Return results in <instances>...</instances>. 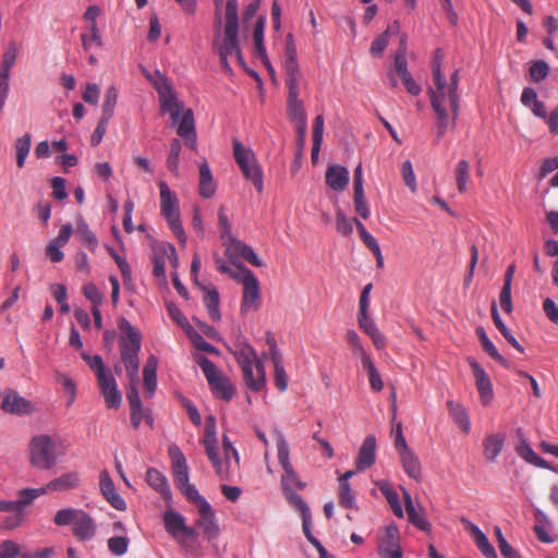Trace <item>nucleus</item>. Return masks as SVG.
<instances>
[{"label":"nucleus","mask_w":558,"mask_h":558,"mask_svg":"<svg viewBox=\"0 0 558 558\" xmlns=\"http://www.w3.org/2000/svg\"><path fill=\"white\" fill-rule=\"evenodd\" d=\"M118 327L121 331L119 339V349L121 354V362L126 371L131 387L126 393L130 409H141L142 402L140 393L134 386L138 380L140 359L138 353L142 344L141 332L135 329L128 319L120 318Z\"/></svg>","instance_id":"f257e3e1"},{"label":"nucleus","mask_w":558,"mask_h":558,"mask_svg":"<svg viewBox=\"0 0 558 558\" xmlns=\"http://www.w3.org/2000/svg\"><path fill=\"white\" fill-rule=\"evenodd\" d=\"M53 523L57 526H71L78 542L92 541L97 534V524L89 513L78 508H63L56 512Z\"/></svg>","instance_id":"f03ea898"},{"label":"nucleus","mask_w":558,"mask_h":558,"mask_svg":"<svg viewBox=\"0 0 558 558\" xmlns=\"http://www.w3.org/2000/svg\"><path fill=\"white\" fill-rule=\"evenodd\" d=\"M430 107L436 116V135L439 141L452 126V112L449 108V86L446 77L433 80V86L427 90Z\"/></svg>","instance_id":"7ed1b4c3"},{"label":"nucleus","mask_w":558,"mask_h":558,"mask_svg":"<svg viewBox=\"0 0 558 558\" xmlns=\"http://www.w3.org/2000/svg\"><path fill=\"white\" fill-rule=\"evenodd\" d=\"M194 361L202 368L213 393L225 401H230L235 393L232 381L206 356L195 354Z\"/></svg>","instance_id":"20e7f679"},{"label":"nucleus","mask_w":558,"mask_h":558,"mask_svg":"<svg viewBox=\"0 0 558 558\" xmlns=\"http://www.w3.org/2000/svg\"><path fill=\"white\" fill-rule=\"evenodd\" d=\"M57 442L48 435L34 436L29 442V462L39 470H50L58 459Z\"/></svg>","instance_id":"39448f33"},{"label":"nucleus","mask_w":558,"mask_h":558,"mask_svg":"<svg viewBox=\"0 0 558 558\" xmlns=\"http://www.w3.org/2000/svg\"><path fill=\"white\" fill-rule=\"evenodd\" d=\"M160 214L166 218L177 239L185 244L186 235L180 221L179 201L165 181L159 182Z\"/></svg>","instance_id":"423d86ee"},{"label":"nucleus","mask_w":558,"mask_h":558,"mask_svg":"<svg viewBox=\"0 0 558 558\" xmlns=\"http://www.w3.org/2000/svg\"><path fill=\"white\" fill-rule=\"evenodd\" d=\"M205 452L211 462L217 476L222 481H230L233 469L229 462H222L219 458L216 436V422L213 416L206 417L204 438L202 440Z\"/></svg>","instance_id":"0eeeda50"},{"label":"nucleus","mask_w":558,"mask_h":558,"mask_svg":"<svg viewBox=\"0 0 558 558\" xmlns=\"http://www.w3.org/2000/svg\"><path fill=\"white\" fill-rule=\"evenodd\" d=\"M233 156L245 179L251 180L257 192L264 190L263 171L256 161L255 154L238 140L233 138Z\"/></svg>","instance_id":"6e6552de"},{"label":"nucleus","mask_w":558,"mask_h":558,"mask_svg":"<svg viewBox=\"0 0 558 558\" xmlns=\"http://www.w3.org/2000/svg\"><path fill=\"white\" fill-rule=\"evenodd\" d=\"M277 452H278V461L283 469V475L281 478V485L283 490L299 488L303 489L305 484L299 478L295 473L291 462H290V451L289 445L286 440L283 434L280 430H275L274 433Z\"/></svg>","instance_id":"1a4fd4ad"},{"label":"nucleus","mask_w":558,"mask_h":558,"mask_svg":"<svg viewBox=\"0 0 558 558\" xmlns=\"http://www.w3.org/2000/svg\"><path fill=\"white\" fill-rule=\"evenodd\" d=\"M163 522L166 531L178 539L183 548L194 549L197 534L194 529L186 526L183 515L173 510H167L163 514Z\"/></svg>","instance_id":"9d476101"},{"label":"nucleus","mask_w":558,"mask_h":558,"mask_svg":"<svg viewBox=\"0 0 558 558\" xmlns=\"http://www.w3.org/2000/svg\"><path fill=\"white\" fill-rule=\"evenodd\" d=\"M235 281L243 284V296L241 302V314L250 311H257L260 302L259 281L252 270L242 269Z\"/></svg>","instance_id":"9b49d317"},{"label":"nucleus","mask_w":558,"mask_h":558,"mask_svg":"<svg viewBox=\"0 0 558 558\" xmlns=\"http://www.w3.org/2000/svg\"><path fill=\"white\" fill-rule=\"evenodd\" d=\"M288 116L295 124L296 134H299V144L304 149L305 137L307 132V119L304 110L303 101L299 96L288 97Z\"/></svg>","instance_id":"f8f14e48"},{"label":"nucleus","mask_w":558,"mask_h":558,"mask_svg":"<svg viewBox=\"0 0 558 558\" xmlns=\"http://www.w3.org/2000/svg\"><path fill=\"white\" fill-rule=\"evenodd\" d=\"M1 409L10 414L27 415L34 412L35 405L15 390L7 389L3 393Z\"/></svg>","instance_id":"ddd939ff"},{"label":"nucleus","mask_w":558,"mask_h":558,"mask_svg":"<svg viewBox=\"0 0 558 558\" xmlns=\"http://www.w3.org/2000/svg\"><path fill=\"white\" fill-rule=\"evenodd\" d=\"M468 363L474 376L481 401L483 404H488L494 396L490 378L475 359L469 357Z\"/></svg>","instance_id":"4468645a"},{"label":"nucleus","mask_w":558,"mask_h":558,"mask_svg":"<svg viewBox=\"0 0 558 558\" xmlns=\"http://www.w3.org/2000/svg\"><path fill=\"white\" fill-rule=\"evenodd\" d=\"M378 554L381 558H402L399 531L395 525L387 526L384 536L379 538Z\"/></svg>","instance_id":"2eb2a0df"},{"label":"nucleus","mask_w":558,"mask_h":558,"mask_svg":"<svg viewBox=\"0 0 558 558\" xmlns=\"http://www.w3.org/2000/svg\"><path fill=\"white\" fill-rule=\"evenodd\" d=\"M97 384L105 403L109 409H117L121 405L122 395L118 390V385L112 373L109 372L97 378Z\"/></svg>","instance_id":"dca6fc26"},{"label":"nucleus","mask_w":558,"mask_h":558,"mask_svg":"<svg viewBox=\"0 0 558 558\" xmlns=\"http://www.w3.org/2000/svg\"><path fill=\"white\" fill-rule=\"evenodd\" d=\"M245 385L252 391H260L266 385V373L260 361H256L248 366L242 367Z\"/></svg>","instance_id":"f3484780"},{"label":"nucleus","mask_w":558,"mask_h":558,"mask_svg":"<svg viewBox=\"0 0 558 558\" xmlns=\"http://www.w3.org/2000/svg\"><path fill=\"white\" fill-rule=\"evenodd\" d=\"M376 459V438L374 435H368L364 438L356 460L355 466L357 471H364L375 463Z\"/></svg>","instance_id":"a211bd4d"},{"label":"nucleus","mask_w":558,"mask_h":558,"mask_svg":"<svg viewBox=\"0 0 558 558\" xmlns=\"http://www.w3.org/2000/svg\"><path fill=\"white\" fill-rule=\"evenodd\" d=\"M199 518L196 521V525L203 530L204 535L209 538H216L219 534V527L215 520V513L209 504H202V508L198 509Z\"/></svg>","instance_id":"6ab92c4d"},{"label":"nucleus","mask_w":558,"mask_h":558,"mask_svg":"<svg viewBox=\"0 0 558 558\" xmlns=\"http://www.w3.org/2000/svg\"><path fill=\"white\" fill-rule=\"evenodd\" d=\"M461 522L472 535L478 550L483 554V556L486 558H497L494 546L489 543L487 536L480 530V527L464 518L461 519Z\"/></svg>","instance_id":"aec40b11"},{"label":"nucleus","mask_w":558,"mask_h":558,"mask_svg":"<svg viewBox=\"0 0 558 558\" xmlns=\"http://www.w3.org/2000/svg\"><path fill=\"white\" fill-rule=\"evenodd\" d=\"M326 184L333 191H344L350 181V174L345 167L340 165L329 166L325 173Z\"/></svg>","instance_id":"412c9836"},{"label":"nucleus","mask_w":558,"mask_h":558,"mask_svg":"<svg viewBox=\"0 0 558 558\" xmlns=\"http://www.w3.org/2000/svg\"><path fill=\"white\" fill-rule=\"evenodd\" d=\"M168 453L172 461V471L175 484H186L189 480V469L184 454L175 445L169 447Z\"/></svg>","instance_id":"4be33fe9"},{"label":"nucleus","mask_w":558,"mask_h":558,"mask_svg":"<svg viewBox=\"0 0 558 558\" xmlns=\"http://www.w3.org/2000/svg\"><path fill=\"white\" fill-rule=\"evenodd\" d=\"M101 493L107 501L117 510H125L126 504L124 499L117 493L114 484L107 472H101L99 478Z\"/></svg>","instance_id":"5701e85b"},{"label":"nucleus","mask_w":558,"mask_h":558,"mask_svg":"<svg viewBox=\"0 0 558 558\" xmlns=\"http://www.w3.org/2000/svg\"><path fill=\"white\" fill-rule=\"evenodd\" d=\"M198 288L204 292L203 302L209 317L215 322L220 320L221 313L219 310L220 298L218 290L213 286L204 284H198Z\"/></svg>","instance_id":"b1692460"},{"label":"nucleus","mask_w":558,"mask_h":558,"mask_svg":"<svg viewBox=\"0 0 558 558\" xmlns=\"http://www.w3.org/2000/svg\"><path fill=\"white\" fill-rule=\"evenodd\" d=\"M147 484L169 501L171 499V488L167 477L158 470L149 468L146 472Z\"/></svg>","instance_id":"393cba45"},{"label":"nucleus","mask_w":558,"mask_h":558,"mask_svg":"<svg viewBox=\"0 0 558 558\" xmlns=\"http://www.w3.org/2000/svg\"><path fill=\"white\" fill-rule=\"evenodd\" d=\"M505 445V436L502 434H490L483 440L484 457L487 461L494 462L500 454Z\"/></svg>","instance_id":"a878e982"},{"label":"nucleus","mask_w":558,"mask_h":558,"mask_svg":"<svg viewBox=\"0 0 558 558\" xmlns=\"http://www.w3.org/2000/svg\"><path fill=\"white\" fill-rule=\"evenodd\" d=\"M447 85L449 86V108L452 112V126H456L460 112V96L458 94L459 70H454L451 73Z\"/></svg>","instance_id":"bb28decb"},{"label":"nucleus","mask_w":558,"mask_h":558,"mask_svg":"<svg viewBox=\"0 0 558 558\" xmlns=\"http://www.w3.org/2000/svg\"><path fill=\"white\" fill-rule=\"evenodd\" d=\"M157 359L151 355L148 357L144 369H143V380H144V388H145V395L148 398H151L155 393L156 387H157Z\"/></svg>","instance_id":"cd10ccee"},{"label":"nucleus","mask_w":558,"mask_h":558,"mask_svg":"<svg viewBox=\"0 0 558 558\" xmlns=\"http://www.w3.org/2000/svg\"><path fill=\"white\" fill-rule=\"evenodd\" d=\"M160 107L163 112H169L172 122L175 124L180 122L183 112V104L180 102L175 95L163 96L160 90Z\"/></svg>","instance_id":"c85d7f7f"},{"label":"nucleus","mask_w":558,"mask_h":558,"mask_svg":"<svg viewBox=\"0 0 558 558\" xmlns=\"http://www.w3.org/2000/svg\"><path fill=\"white\" fill-rule=\"evenodd\" d=\"M80 477L75 472H69L62 474L61 476L50 481L47 485L48 490H57V492H65L70 489H74L78 486Z\"/></svg>","instance_id":"c756f323"},{"label":"nucleus","mask_w":558,"mask_h":558,"mask_svg":"<svg viewBox=\"0 0 558 558\" xmlns=\"http://www.w3.org/2000/svg\"><path fill=\"white\" fill-rule=\"evenodd\" d=\"M376 486L381 492V494L386 497L395 515L398 518H403V509H402V506L399 500V495L391 487V485L387 481H378L376 483Z\"/></svg>","instance_id":"7c9ffc66"},{"label":"nucleus","mask_w":558,"mask_h":558,"mask_svg":"<svg viewBox=\"0 0 558 558\" xmlns=\"http://www.w3.org/2000/svg\"><path fill=\"white\" fill-rule=\"evenodd\" d=\"M216 192V184L207 162L199 166V194L204 198H210Z\"/></svg>","instance_id":"2f4dec72"},{"label":"nucleus","mask_w":558,"mask_h":558,"mask_svg":"<svg viewBox=\"0 0 558 558\" xmlns=\"http://www.w3.org/2000/svg\"><path fill=\"white\" fill-rule=\"evenodd\" d=\"M476 336L478 337L481 344L484 349V351L496 362L500 363L506 368L510 367L509 362L498 352L494 343L489 340V338L486 335V331L483 327H477Z\"/></svg>","instance_id":"473e14b6"},{"label":"nucleus","mask_w":558,"mask_h":558,"mask_svg":"<svg viewBox=\"0 0 558 558\" xmlns=\"http://www.w3.org/2000/svg\"><path fill=\"white\" fill-rule=\"evenodd\" d=\"M490 312H492V318H493V322H494L496 328L500 331V333L505 337V339L515 350H518L520 353H523L524 352L523 347L518 342V340L514 338L512 332L507 328V326L502 322V319H501V317H500V315L498 313L496 302H493Z\"/></svg>","instance_id":"72a5a7b5"},{"label":"nucleus","mask_w":558,"mask_h":558,"mask_svg":"<svg viewBox=\"0 0 558 558\" xmlns=\"http://www.w3.org/2000/svg\"><path fill=\"white\" fill-rule=\"evenodd\" d=\"M230 352L233 354L241 368L258 361L255 350L247 343H239L234 349L230 350Z\"/></svg>","instance_id":"f704fd0d"},{"label":"nucleus","mask_w":558,"mask_h":558,"mask_svg":"<svg viewBox=\"0 0 558 558\" xmlns=\"http://www.w3.org/2000/svg\"><path fill=\"white\" fill-rule=\"evenodd\" d=\"M17 57V47L14 43H10L2 54L0 65V80L9 83L10 71L14 65Z\"/></svg>","instance_id":"c9c22d12"},{"label":"nucleus","mask_w":558,"mask_h":558,"mask_svg":"<svg viewBox=\"0 0 558 558\" xmlns=\"http://www.w3.org/2000/svg\"><path fill=\"white\" fill-rule=\"evenodd\" d=\"M400 460L402 463V468L404 472L414 480L421 478L422 468L418 461V458L413 453V451L402 452L400 456Z\"/></svg>","instance_id":"e433bc0d"},{"label":"nucleus","mask_w":558,"mask_h":558,"mask_svg":"<svg viewBox=\"0 0 558 558\" xmlns=\"http://www.w3.org/2000/svg\"><path fill=\"white\" fill-rule=\"evenodd\" d=\"M239 49L238 29L225 28L223 40L218 45V54L231 56Z\"/></svg>","instance_id":"4c0bfd02"},{"label":"nucleus","mask_w":558,"mask_h":558,"mask_svg":"<svg viewBox=\"0 0 558 558\" xmlns=\"http://www.w3.org/2000/svg\"><path fill=\"white\" fill-rule=\"evenodd\" d=\"M448 409L454 423L464 432L469 433L471 423L465 409L453 401L448 402Z\"/></svg>","instance_id":"58836bf2"},{"label":"nucleus","mask_w":558,"mask_h":558,"mask_svg":"<svg viewBox=\"0 0 558 558\" xmlns=\"http://www.w3.org/2000/svg\"><path fill=\"white\" fill-rule=\"evenodd\" d=\"M264 28H265V19L259 16L255 24L254 33H253L254 48H255L256 56H258L262 60L268 61L266 48L264 46Z\"/></svg>","instance_id":"ea45409f"},{"label":"nucleus","mask_w":558,"mask_h":558,"mask_svg":"<svg viewBox=\"0 0 558 558\" xmlns=\"http://www.w3.org/2000/svg\"><path fill=\"white\" fill-rule=\"evenodd\" d=\"M454 179L458 191L463 194L468 191V181L470 179V163L465 159H461L454 167Z\"/></svg>","instance_id":"a19ab883"},{"label":"nucleus","mask_w":558,"mask_h":558,"mask_svg":"<svg viewBox=\"0 0 558 558\" xmlns=\"http://www.w3.org/2000/svg\"><path fill=\"white\" fill-rule=\"evenodd\" d=\"M177 131L178 134L187 142L190 141V137H193L196 134L193 111L191 109H187L182 114Z\"/></svg>","instance_id":"79ce46f5"},{"label":"nucleus","mask_w":558,"mask_h":558,"mask_svg":"<svg viewBox=\"0 0 558 558\" xmlns=\"http://www.w3.org/2000/svg\"><path fill=\"white\" fill-rule=\"evenodd\" d=\"M32 138L29 134L19 137L14 144L16 165L22 169L25 165L26 157L29 154Z\"/></svg>","instance_id":"37998d69"},{"label":"nucleus","mask_w":558,"mask_h":558,"mask_svg":"<svg viewBox=\"0 0 558 558\" xmlns=\"http://www.w3.org/2000/svg\"><path fill=\"white\" fill-rule=\"evenodd\" d=\"M118 101V89L114 86H109L106 89L104 102L101 106V117L111 119L114 113V108Z\"/></svg>","instance_id":"c03bdc74"},{"label":"nucleus","mask_w":558,"mask_h":558,"mask_svg":"<svg viewBox=\"0 0 558 558\" xmlns=\"http://www.w3.org/2000/svg\"><path fill=\"white\" fill-rule=\"evenodd\" d=\"M407 46L404 39H401L400 47L395 56V72L400 77L403 78L410 74L407 66Z\"/></svg>","instance_id":"a18cd8bd"},{"label":"nucleus","mask_w":558,"mask_h":558,"mask_svg":"<svg viewBox=\"0 0 558 558\" xmlns=\"http://www.w3.org/2000/svg\"><path fill=\"white\" fill-rule=\"evenodd\" d=\"M222 244L226 247V255L231 260L232 265H238L235 263V259L241 257V245H244L245 243L240 240H236L233 235H231L226 239H222Z\"/></svg>","instance_id":"49530a36"},{"label":"nucleus","mask_w":558,"mask_h":558,"mask_svg":"<svg viewBox=\"0 0 558 558\" xmlns=\"http://www.w3.org/2000/svg\"><path fill=\"white\" fill-rule=\"evenodd\" d=\"M181 153V142L173 138L170 144V153L167 158V167L174 175H179V159Z\"/></svg>","instance_id":"de8ad7c7"},{"label":"nucleus","mask_w":558,"mask_h":558,"mask_svg":"<svg viewBox=\"0 0 558 558\" xmlns=\"http://www.w3.org/2000/svg\"><path fill=\"white\" fill-rule=\"evenodd\" d=\"M518 453L526 460L529 463H532L538 468L548 469V462L543 458L537 456L534 450L526 444H523L518 447Z\"/></svg>","instance_id":"09e8293b"},{"label":"nucleus","mask_w":558,"mask_h":558,"mask_svg":"<svg viewBox=\"0 0 558 558\" xmlns=\"http://www.w3.org/2000/svg\"><path fill=\"white\" fill-rule=\"evenodd\" d=\"M179 490L192 502L195 504L197 510L202 508V504H208V501L199 495L196 487L192 484H190V481L187 480L186 484H179L177 485Z\"/></svg>","instance_id":"8fccbe9b"},{"label":"nucleus","mask_w":558,"mask_h":558,"mask_svg":"<svg viewBox=\"0 0 558 558\" xmlns=\"http://www.w3.org/2000/svg\"><path fill=\"white\" fill-rule=\"evenodd\" d=\"M222 446L225 452V460L222 462H229L233 469V473L239 469L240 457L236 449L232 446V442L228 436L223 435Z\"/></svg>","instance_id":"3c124183"},{"label":"nucleus","mask_w":558,"mask_h":558,"mask_svg":"<svg viewBox=\"0 0 558 558\" xmlns=\"http://www.w3.org/2000/svg\"><path fill=\"white\" fill-rule=\"evenodd\" d=\"M46 493V486L39 488H24L20 490L19 499L16 500L20 510H22L23 507L29 505L34 499L38 498L41 495H45Z\"/></svg>","instance_id":"603ef678"},{"label":"nucleus","mask_w":558,"mask_h":558,"mask_svg":"<svg viewBox=\"0 0 558 558\" xmlns=\"http://www.w3.org/2000/svg\"><path fill=\"white\" fill-rule=\"evenodd\" d=\"M76 231L87 247L94 252L98 245V240L95 233L89 229L88 225L83 219L77 223Z\"/></svg>","instance_id":"864d4df0"},{"label":"nucleus","mask_w":558,"mask_h":558,"mask_svg":"<svg viewBox=\"0 0 558 558\" xmlns=\"http://www.w3.org/2000/svg\"><path fill=\"white\" fill-rule=\"evenodd\" d=\"M339 502L343 508H355V496L349 483H339Z\"/></svg>","instance_id":"5fc2aeb1"},{"label":"nucleus","mask_w":558,"mask_h":558,"mask_svg":"<svg viewBox=\"0 0 558 558\" xmlns=\"http://www.w3.org/2000/svg\"><path fill=\"white\" fill-rule=\"evenodd\" d=\"M216 268L222 272L229 275L232 279H236L242 269H246L242 264L233 265V267L228 266L227 262L220 257L219 255L214 256Z\"/></svg>","instance_id":"6e6d98bb"},{"label":"nucleus","mask_w":558,"mask_h":558,"mask_svg":"<svg viewBox=\"0 0 558 558\" xmlns=\"http://www.w3.org/2000/svg\"><path fill=\"white\" fill-rule=\"evenodd\" d=\"M283 493L288 501L300 511L302 518L311 514L308 506L299 494L293 489H286Z\"/></svg>","instance_id":"4d7b16f0"},{"label":"nucleus","mask_w":558,"mask_h":558,"mask_svg":"<svg viewBox=\"0 0 558 558\" xmlns=\"http://www.w3.org/2000/svg\"><path fill=\"white\" fill-rule=\"evenodd\" d=\"M225 28L239 29L236 0H227Z\"/></svg>","instance_id":"13d9d810"},{"label":"nucleus","mask_w":558,"mask_h":558,"mask_svg":"<svg viewBox=\"0 0 558 558\" xmlns=\"http://www.w3.org/2000/svg\"><path fill=\"white\" fill-rule=\"evenodd\" d=\"M83 360L87 363L90 369L95 373L96 378L104 376L109 373L107 371L104 361L100 355H88L86 353L82 354Z\"/></svg>","instance_id":"bf43d9fd"},{"label":"nucleus","mask_w":558,"mask_h":558,"mask_svg":"<svg viewBox=\"0 0 558 558\" xmlns=\"http://www.w3.org/2000/svg\"><path fill=\"white\" fill-rule=\"evenodd\" d=\"M129 547V538L124 536H114L108 539V548L116 556H122Z\"/></svg>","instance_id":"052dcab7"},{"label":"nucleus","mask_w":558,"mask_h":558,"mask_svg":"<svg viewBox=\"0 0 558 558\" xmlns=\"http://www.w3.org/2000/svg\"><path fill=\"white\" fill-rule=\"evenodd\" d=\"M154 87L156 88L158 95L160 96V90L162 92L163 96L173 95V90L171 88V85L168 83L167 78L159 72L155 71L153 74V81H149Z\"/></svg>","instance_id":"680f3d73"},{"label":"nucleus","mask_w":558,"mask_h":558,"mask_svg":"<svg viewBox=\"0 0 558 558\" xmlns=\"http://www.w3.org/2000/svg\"><path fill=\"white\" fill-rule=\"evenodd\" d=\"M83 294L88 301H90L92 306H100L104 301L101 292L92 282L84 284Z\"/></svg>","instance_id":"e2e57ef3"},{"label":"nucleus","mask_w":558,"mask_h":558,"mask_svg":"<svg viewBox=\"0 0 558 558\" xmlns=\"http://www.w3.org/2000/svg\"><path fill=\"white\" fill-rule=\"evenodd\" d=\"M548 72L549 66L543 60L535 61L530 66V75L535 82L543 81L548 75Z\"/></svg>","instance_id":"0e129e2a"},{"label":"nucleus","mask_w":558,"mask_h":558,"mask_svg":"<svg viewBox=\"0 0 558 558\" xmlns=\"http://www.w3.org/2000/svg\"><path fill=\"white\" fill-rule=\"evenodd\" d=\"M336 228L337 231L341 235H350L353 231L352 223L350 219L345 216V214L341 209H337L336 214Z\"/></svg>","instance_id":"69168bd1"},{"label":"nucleus","mask_w":558,"mask_h":558,"mask_svg":"<svg viewBox=\"0 0 558 558\" xmlns=\"http://www.w3.org/2000/svg\"><path fill=\"white\" fill-rule=\"evenodd\" d=\"M389 37H390V28H387L383 34H380L373 40V43L371 45V50H369L371 53L375 57L380 56L388 45Z\"/></svg>","instance_id":"338daca9"},{"label":"nucleus","mask_w":558,"mask_h":558,"mask_svg":"<svg viewBox=\"0 0 558 558\" xmlns=\"http://www.w3.org/2000/svg\"><path fill=\"white\" fill-rule=\"evenodd\" d=\"M401 173L404 184L412 191H416V179L410 160H405L401 167Z\"/></svg>","instance_id":"774afa93"}]
</instances>
